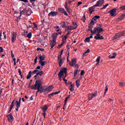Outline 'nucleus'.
Instances as JSON below:
<instances>
[{
    "mask_svg": "<svg viewBox=\"0 0 125 125\" xmlns=\"http://www.w3.org/2000/svg\"><path fill=\"white\" fill-rule=\"evenodd\" d=\"M116 57V55L109 57L110 59H114Z\"/></svg>",
    "mask_w": 125,
    "mask_h": 125,
    "instance_id": "5fc2aeb1",
    "label": "nucleus"
},
{
    "mask_svg": "<svg viewBox=\"0 0 125 125\" xmlns=\"http://www.w3.org/2000/svg\"><path fill=\"white\" fill-rule=\"evenodd\" d=\"M109 13H110L111 16L114 17V16H116V13H117V8L112 9L109 11Z\"/></svg>",
    "mask_w": 125,
    "mask_h": 125,
    "instance_id": "423d86ee",
    "label": "nucleus"
},
{
    "mask_svg": "<svg viewBox=\"0 0 125 125\" xmlns=\"http://www.w3.org/2000/svg\"><path fill=\"white\" fill-rule=\"evenodd\" d=\"M19 73L20 75L22 74V71H21V69H19Z\"/></svg>",
    "mask_w": 125,
    "mask_h": 125,
    "instance_id": "052dcab7",
    "label": "nucleus"
},
{
    "mask_svg": "<svg viewBox=\"0 0 125 125\" xmlns=\"http://www.w3.org/2000/svg\"><path fill=\"white\" fill-rule=\"evenodd\" d=\"M92 20L94 21H95L97 22V19L96 18H95L94 17L92 18Z\"/></svg>",
    "mask_w": 125,
    "mask_h": 125,
    "instance_id": "680f3d73",
    "label": "nucleus"
},
{
    "mask_svg": "<svg viewBox=\"0 0 125 125\" xmlns=\"http://www.w3.org/2000/svg\"><path fill=\"white\" fill-rule=\"evenodd\" d=\"M69 65L74 68H80V65L77 64V59L74 58L71 60V62L69 61Z\"/></svg>",
    "mask_w": 125,
    "mask_h": 125,
    "instance_id": "f03ea898",
    "label": "nucleus"
},
{
    "mask_svg": "<svg viewBox=\"0 0 125 125\" xmlns=\"http://www.w3.org/2000/svg\"><path fill=\"white\" fill-rule=\"evenodd\" d=\"M68 30H70V31H72V30H74V28H73V26H68L67 27Z\"/></svg>",
    "mask_w": 125,
    "mask_h": 125,
    "instance_id": "ea45409f",
    "label": "nucleus"
},
{
    "mask_svg": "<svg viewBox=\"0 0 125 125\" xmlns=\"http://www.w3.org/2000/svg\"><path fill=\"white\" fill-rule=\"evenodd\" d=\"M89 52H90V50L89 49H88L85 52L84 54H83V56H84V55H85V54H86V53H89Z\"/></svg>",
    "mask_w": 125,
    "mask_h": 125,
    "instance_id": "e433bc0d",
    "label": "nucleus"
},
{
    "mask_svg": "<svg viewBox=\"0 0 125 125\" xmlns=\"http://www.w3.org/2000/svg\"><path fill=\"white\" fill-rule=\"evenodd\" d=\"M97 96V92L92 93V94H89L88 96V99L89 100H91L92 98L94 97H96Z\"/></svg>",
    "mask_w": 125,
    "mask_h": 125,
    "instance_id": "0eeeda50",
    "label": "nucleus"
},
{
    "mask_svg": "<svg viewBox=\"0 0 125 125\" xmlns=\"http://www.w3.org/2000/svg\"><path fill=\"white\" fill-rule=\"evenodd\" d=\"M90 42V39H89V37H87L84 40L85 42Z\"/></svg>",
    "mask_w": 125,
    "mask_h": 125,
    "instance_id": "473e14b6",
    "label": "nucleus"
},
{
    "mask_svg": "<svg viewBox=\"0 0 125 125\" xmlns=\"http://www.w3.org/2000/svg\"><path fill=\"white\" fill-rule=\"evenodd\" d=\"M21 1H23V2H29L28 0H20Z\"/></svg>",
    "mask_w": 125,
    "mask_h": 125,
    "instance_id": "3c124183",
    "label": "nucleus"
},
{
    "mask_svg": "<svg viewBox=\"0 0 125 125\" xmlns=\"http://www.w3.org/2000/svg\"><path fill=\"white\" fill-rule=\"evenodd\" d=\"M81 75L83 76V75H84V70H81Z\"/></svg>",
    "mask_w": 125,
    "mask_h": 125,
    "instance_id": "de8ad7c7",
    "label": "nucleus"
},
{
    "mask_svg": "<svg viewBox=\"0 0 125 125\" xmlns=\"http://www.w3.org/2000/svg\"><path fill=\"white\" fill-rule=\"evenodd\" d=\"M58 35H61V32H59L58 33H55L53 34L52 36L53 41H56V39L57 38V36H58Z\"/></svg>",
    "mask_w": 125,
    "mask_h": 125,
    "instance_id": "f8f14e48",
    "label": "nucleus"
},
{
    "mask_svg": "<svg viewBox=\"0 0 125 125\" xmlns=\"http://www.w3.org/2000/svg\"><path fill=\"white\" fill-rule=\"evenodd\" d=\"M38 72H39V70L35 69L33 71H32V75H35V74H37Z\"/></svg>",
    "mask_w": 125,
    "mask_h": 125,
    "instance_id": "72a5a7b5",
    "label": "nucleus"
},
{
    "mask_svg": "<svg viewBox=\"0 0 125 125\" xmlns=\"http://www.w3.org/2000/svg\"><path fill=\"white\" fill-rule=\"evenodd\" d=\"M90 32H91V34L90 37H89V38L90 39H92V38H93V35H94V33H93V30H90Z\"/></svg>",
    "mask_w": 125,
    "mask_h": 125,
    "instance_id": "bb28decb",
    "label": "nucleus"
},
{
    "mask_svg": "<svg viewBox=\"0 0 125 125\" xmlns=\"http://www.w3.org/2000/svg\"><path fill=\"white\" fill-rule=\"evenodd\" d=\"M64 6H65L67 11H69V10H70V9L68 8V7H67V2L65 3Z\"/></svg>",
    "mask_w": 125,
    "mask_h": 125,
    "instance_id": "79ce46f5",
    "label": "nucleus"
},
{
    "mask_svg": "<svg viewBox=\"0 0 125 125\" xmlns=\"http://www.w3.org/2000/svg\"><path fill=\"white\" fill-rule=\"evenodd\" d=\"M81 82V80L80 79H78L76 81V86L77 87H80V85H81V84L80 83Z\"/></svg>",
    "mask_w": 125,
    "mask_h": 125,
    "instance_id": "5701e85b",
    "label": "nucleus"
},
{
    "mask_svg": "<svg viewBox=\"0 0 125 125\" xmlns=\"http://www.w3.org/2000/svg\"><path fill=\"white\" fill-rule=\"evenodd\" d=\"M120 8L122 10H125V5L122 6Z\"/></svg>",
    "mask_w": 125,
    "mask_h": 125,
    "instance_id": "c03bdc74",
    "label": "nucleus"
},
{
    "mask_svg": "<svg viewBox=\"0 0 125 125\" xmlns=\"http://www.w3.org/2000/svg\"><path fill=\"white\" fill-rule=\"evenodd\" d=\"M121 37V36H125V32L123 31L121 33H119Z\"/></svg>",
    "mask_w": 125,
    "mask_h": 125,
    "instance_id": "a18cd8bd",
    "label": "nucleus"
},
{
    "mask_svg": "<svg viewBox=\"0 0 125 125\" xmlns=\"http://www.w3.org/2000/svg\"><path fill=\"white\" fill-rule=\"evenodd\" d=\"M54 95H55V94L54 93H52L51 94H49L48 97H49V98H51V97L54 96Z\"/></svg>",
    "mask_w": 125,
    "mask_h": 125,
    "instance_id": "c9c22d12",
    "label": "nucleus"
},
{
    "mask_svg": "<svg viewBox=\"0 0 125 125\" xmlns=\"http://www.w3.org/2000/svg\"><path fill=\"white\" fill-rule=\"evenodd\" d=\"M81 4H83V2H78L77 6H79L81 5Z\"/></svg>",
    "mask_w": 125,
    "mask_h": 125,
    "instance_id": "13d9d810",
    "label": "nucleus"
},
{
    "mask_svg": "<svg viewBox=\"0 0 125 125\" xmlns=\"http://www.w3.org/2000/svg\"><path fill=\"white\" fill-rule=\"evenodd\" d=\"M50 46H51V49H52L54 47V46L55 44H56V41L55 40H53L50 43Z\"/></svg>",
    "mask_w": 125,
    "mask_h": 125,
    "instance_id": "a211bd4d",
    "label": "nucleus"
},
{
    "mask_svg": "<svg viewBox=\"0 0 125 125\" xmlns=\"http://www.w3.org/2000/svg\"><path fill=\"white\" fill-rule=\"evenodd\" d=\"M38 76L39 75L38 74V73H37V74L34 76V78L36 79V78H38Z\"/></svg>",
    "mask_w": 125,
    "mask_h": 125,
    "instance_id": "774afa93",
    "label": "nucleus"
},
{
    "mask_svg": "<svg viewBox=\"0 0 125 125\" xmlns=\"http://www.w3.org/2000/svg\"><path fill=\"white\" fill-rule=\"evenodd\" d=\"M125 14H123L121 16L120 18H119V20L122 21V20H123L125 18Z\"/></svg>",
    "mask_w": 125,
    "mask_h": 125,
    "instance_id": "cd10ccee",
    "label": "nucleus"
},
{
    "mask_svg": "<svg viewBox=\"0 0 125 125\" xmlns=\"http://www.w3.org/2000/svg\"><path fill=\"white\" fill-rule=\"evenodd\" d=\"M119 84L121 86H125V83L124 82H120Z\"/></svg>",
    "mask_w": 125,
    "mask_h": 125,
    "instance_id": "a19ab883",
    "label": "nucleus"
},
{
    "mask_svg": "<svg viewBox=\"0 0 125 125\" xmlns=\"http://www.w3.org/2000/svg\"><path fill=\"white\" fill-rule=\"evenodd\" d=\"M58 62H59L60 67H61V66H62V64H63V59H62V56H58Z\"/></svg>",
    "mask_w": 125,
    "mask_h": 125,
    "instance_id": "1a4fd4ad",
    "label": "nucleus"
},
{
    "mask_svg": "<svg viewBox=\"0 0 125 125\" xmlns=\"http://www.w3.org/2000/svg\"><path fill=\"white\" fill-rule=\"evenodd\" d=\"M94 17L96 18L97 19H99V18H100V16H95Z\"/></svg>",
    "mask_w": 125,
    "mask_h": 125,
    "instance_id": "4d7b16f0",
    "label": "nucleus"
},
{
    "mask_svg": "<svg viewBox=\"0 0 125 125\" xmlns=\"http://www.w3.org/2000/svg\"><path fill=\"white\" fill-rule=\"evenodd\" d=\"M45 63H46L45 62L39 61V64L42 66H44V65H45Z\"/></svg>",
    "mask_w": 125,
    "mask_h": 125,
    "instance_id": "a878e982",
    "label": "nucleus"
},
{
    "mask_svg": "<svg viewBox=\"0 0 125 125\" xmlns=\"http://www.w3.org/2000/svg\"><path fill=\"white\" fill-rule=\"evenodd\" d=\"M39 59H40L39 61H43L44 59H45V57H44V55L40 56L39 57Z\"/></svg>",
    "mask_w": 125,
    "mask_h": 125,
    "instance_id": "393cba45",
    "label": "nucleus"
},
{
    "mask_svg": "<svg viewBox=\"0 0 125 125\" xmlns=\"http://www.w3.org/2000/svg\"><path fill=\"white\" fill-rule=\"evenodd\" d=\"M72 27L73 28V30H75L76 28H78V25L76 23H73V26Z\"/></svg>",
    "mask_w": 125,
    "mask_h": 125,
    "instance_id": "2f4dec72",
    "label": "nucleus"
},
{
    "mask_svg": "<svg viewBox=\"0 0 125 125\" xmlns=\"http://www.w3.org/2000/svg\"><path fill=\"white\" fill-rule=\"evenodd\" d=\"M27 37L28 38V39H31V38H32V33L30 32L28 33L27 35Z\"/></svg>",
    "mask_w": 125,
    "mask_h": 125,
    "instance_id": "58836bf2",
    "label": "nucleus"
},
{
    "mask_svg": "<svg viewBox=\"0 0 125 125\" xmlns=\"http://www.w3.org/2000/svg\"><path fill=\"white\" fill-rule=\"evenodd\" d=\"M41 109L43 112H46L47 109H48V105H45L43 106H42Z\"/></svg>",
    "mask_w": 125,
    "mask_h": 125,
    "instance_id": "6ab92c4d",
    "label": "nucleus"
},
{
    "mask_svg": "<svg viewBox=\"0 0 125 125\" xmlns=\"http://www.w3.org/2000/svg\"><path fill=\"white\" fill-rule=\"evenodd\" d=\"M37 74L40 75V76H42L43 75V71H41L39 72H37Z\"/></svg>",
    "mask_w": 125,
    "mask_h": 125,
    "instance_id": "f704fd0d",
    "label": "nucleus"
},
{
    "mask_svg": "<svg viewBox=\"0 0 125 125\" xmlns=\"http://www.w3.org/2000/svg\"><path fill=\"white\" fill-rule=\"evenodd\" d=\"M16 38H17V33H16V32H13L12 34V42H14L16 41Z\"/></svg>",
    "mask_w": 125,
    "mask_h": 125,
    "instance_id": "9d476101",
    "label": "nucleus"
},
{
    "mask_svg": "<svg viewBox=\"0 0 125 125\" xmlns=\"http://www.w3.org/2000/svg\"><path fill=\"white\" fill-rule=\"evenodd\" d=\"M79 73H80V70L78 69L75 70L74 71V76L76 77V76H77V75H78Z\"/></svg>",
    "mask_w": 125,
    "mask_h": 125,
    "instance_id": "7c9ffc66",
    "label": "nucleus"
},
{
    "mask_svg": "<svg viewBox=\"0 0 125 125\" xmlns=\"http://www.w3.org/2000/svg\"><path fill=\"white\" fill-rule=\"evenodd\" d=\"M26 10H23L22 11H20V17H21V16H22V14H24V13H25V11Z\"/></svg>",
    "mask_w": 125,
    "mask_h": 125,
    "instance_id": "4c0bfd02",
    "label": "nucleus"
},
{
    "mask_svg": "<svg viewBox=\"0 0 125 125\" xmlns=\"http://www.w3.org/2000/svg\"><path fill=\"white\" fill-rule=\"evenodd\" d=\"M0 52H3V49L2 48V47H0Z\"/></svg>",
    "mask_w": 125,
    "mask_h": 125,
    "instance_id": "8fccbe9b",
    "label": "nucleus"
},
{
    "mask_svg": "<svg viewBox=\"0 0 125 125\" xmlns=\"http://www.w3.org/2000/svg\"><path fill=\"white\" fill-rule=\"evenodd\" d=\"M54 87L52 85H50L49 87L46 88L45 89H44L43 92H45V91H48V92H49V91H51L52 89H53Z\"/></svg>",
    "mask_w": 125,
    "mask_h": 125,
    "instance_id": "ddd939ff",
    "label": "nucleus"
},
{
    "mask_svg": "<svg viewBox=\"0 0 125 125\" xmlns=\"http://www.w3.org/2000/svg\"><path fill=\"white\" fill-rule=\"evenodd\" d=\"M67 38H68V37L67 36H64V37L62 39L63 41H66V40H67Z\"/></svg>",
    "mask_w": 125,
    "mask_h": 125,
    "instance_id": "bf43d9fd",
    "label": "nucleus"
},
{
    "mask_svg": "<svg viewBox=\"0 0 125 125\" xmlns=\"http://www.w3.org/2000/svg\"><path fill=\"white\" fill-rule=\"evenodd\" d=\"M36 69L37 70H40V69H41V66H38L37 67H36Z\"/></svg>",
    "mask_w": 125,
    "mask_h": 125,
    "instance_id": "0e129e2a",
    "label": "nucleus"
},
{
    "mask_svg": "<svg viewBox=\"0 0 125 125\" xmlns=\"http://www.w3.org/2000/svg\"><path fill=\"white\" fill-rule=\"evenodd\" d=\"M70 91H74V90H75V89H74V88H73V87H71V88H70Z\"/></svg>",
    "mask_w": 125,
    "mask_h": 125,
    "instance_id": "e2e57ef3",
    "label": "nucleus"
},
{
    "mask_svg": "<svg viewBox=\"0 0 125 125\" xmlns=\"http://www.w3.org/2000/svg\"><path fill=\"white\" fill-rule=\"evenodd\" d=\"M42 115L44 118H45V116H46V112H43V113H42Z\"/></svg>",
    "mask_w": 125,
    "mask_h": 125,
    "instance_id": "49530a36",
    "label": "nucleus"
},
{
    "mask_svg": "<svg viewBox=\"0 0 125 125\" xmlns=\"http://www.w3.org/2000/svg\"><path fill=\"white\" fill-rule=\"evenodd\" d=\"M94 39L95 40H104V37L101 36V33H100V34H97L96 36L94 37Z\"/></svg>",
    "mask_w": 125,
    "mask_h": 125,
    "instance_id": "6e6552de",
    "label": "nucleus"
},
{
    "mask_svg": "<svg viewBox=\"0 0 125 125\" xmlns=\"http://www.w3.org/2000/svg\"><path fill=\"white\" fill-rule=\"evenodd\" d=\"M16 110L17 111H18L19 110V108H20V105L21 104V98H20L19 101H16Z\"/></svg>",
    "mask_w": 125,
    "mask_h": 125,
    "instance_id": "39448f33",
    "label": "nucleus"
},
{
    "mask_svg": "<svg viewBox=\"0 0 125 125\" xmlns=\"http://www.w3.org/2000/svg\"><path fill=\"white\" fill-rule=\"evenodd\" d=\"M109 5V4H106L104 6H103V7L102 8V9H105L107 6Z\"/></svg>",
    "mask_w": 125,
    "mask_h": 125,
    "instance_id": "37998d69",
    "label": "nucleus"
},
{
    "mask_svg": "<svg viewBox=\"0 0 125 125\" xmlns=\"http://www.w3.org/2000/svg\"><path fill=\"white\" fill-rule=\"evenodd\" d=\"M58 10L60 11V12L64 13V15H66V16H68V13H67V12H66V11H65V9L64 8H59L58 9Z\"/></svg>",
    "mask_w": 125,
    "mask_h": 125,
    "instance_id": "dca6fc26",
    "label": "nucleus"
},
{
    "mask_svg": "<svg viewBox=\"0 0 125 125\" xmlns=\"http://www.w3.org/2000/svg\"><path fill=\"white\" fill-rule=\"evenodd\" d=\"M7 118L9 122L13 121V116H12V114H9V115H7Z\"/></svg>",
    "mask_w": 125,
    "mask_h": 125,
    "instance_id": "f3484780",
    "label": "nucleus"
},
{
    "mask_svg": "<svg viewBox=\"0 0 125 125\" xmlns=\"http://www.w3.org/2000/svg\"><path fill=\"white\" fill-rule=\"evenodd\" d=\"M33 24L34 25V28H37L38 26L36 24V23H35V22H33Z\"/></svg>",
    "mask_w": 125,
    "mask_h": 125,
    "instance_id": "69168bd1",
    "label": "nucleus"
},
{
    "mask_svg": "<svg viewBox=\"0 0 125 125\" xmlns=\"http://www.w3.org/2000/svg\"><path fill=\"white\" fill-rule=\"evenodd\" d=\"M42 81L38 80L36 81L35 84L31 86V89H38V92L42 93L44 91V88H42Z\"/></svg>",
    "mask_w": 125,
    "mask_h": 125,
    "instance_id": "f257e3e1",
    "label": "nucleus"
},
{
    "mask_svg": "<svg viewBox=\"0 0 125 125\" xmlns=\"http://www.w3.org/2000/svg\"><path fill=\"white\" fill-rule=\"evenodd\" d=\"M56 15H58V12L55 11H51L48 14V16H56Z\"/></svg>",
    "mask_w": 125,
    "mask_h": 125,
    "instance_id": "4468645a",
    "label": "nucleus"
},
{
    "mask_svg": "<svg viewBox=\"0 0 125 125\" xmlns=\"http://www.w3.org/2000/svg\"><path fill=\"white\" fill-rule=\"evenodd\" d=\"M103 29L100 27L97 26L95 27L93 30L94 34H101L103 32Z\"/></svg>",
    "mask_w": 125,
    "mask_h": 125,
    "instance_id": "7ed1b4c3",
    "label": "nucleus"
},
{
    "mask_svg": "<svg viewBox=\"0 0 125 125\" xmlns=\"http://www.w3.org/2000/svg\"><path fill=\"white\" fill-rule=\"evenodd\" d=\"M101 59V57L100 56H99L96 60V62H97V63H96V66H97V65H98L100 63V59Z\"/></svg>",
    "mask_w": 125,
    "mask_h": 125,
    "instance_id": "4be33fe9",
    "label": "nucleus"
},
{
    "mask_svg": "<svg viewBox=\"0 0 125 125\" xmlns=\"http://www.w3.org/2000/svg\"><path fill=\"white\" fill-rule=\"evenodd\" d=\"M96 23V21H94L92 19L91 22H90V25L92 26L93 25H94V24Z\"/></svg>",
    "mask_w": 125,
    "mask_h": 125,
    "instance_id": "c756f323",
    "label": "nucleus"
},
{
    "mask_svg": "<svg viewBox=\"0 0 125 125\" xmlns=\"http://www.w3.org/2000/svg\"><path fill=\"white\" fill-rule=\"evenodd\" d=\"M104 3V0H99L97 1L96 4L94 6H99V5H102Z\"/></svg>",
    "mask_w": 125,
    "mask_h": 125,
    "instance_id": "9b49d317",
    "label": "nucleus"
},
{
    "mask_svg": "<svg viewBox=\"0 0 125 125\" xmlns=\"http://www.w3.org/2000/svg\"><path fill=\"white\" fill-rule=\"evenodd\" d=\"M82 20L83 21H85V20H86V19H85V16L84 15V16L83 17Z\"/></svg>",
    "mask_w": 125,
    "mask_h": 125,
    "instance_id": "864d4df0",
    "label": "nucleus"
},
{
    "mask_svg": "<svg viewBox=\"0 0 125 125\" xmlns=\"http://www.w3.org/2000/svg\"><path fill=\"white\" fill-rule=\"evenodd\" d=\"M38 61V57H36L35 58V59L34 60V63L35 64H36V63H37V61Z\"/></svg>",
    "mask_w": 125,
    "mask_h": 125,
    "instance_id": "603ef678",
    "label": "nucleus"
},
{
    "mask_svg": "<svg viewBox=\"0 0 125 125\" xmlns=\"http://www.w3.org/2000/svg\"><path fill=\"white\" fill-rule=\"evenodd\" d=\"M55 94H58V93H60V91L54 92Z\"/></svg>",
    "mask_w": 125,
    "mask_h": 125,
    "instance_id": "338daca9",
    "label": "nucleus"
},
{
    "mask_svg": "<svg viewBox=\"0 0 125 125\" xmlns=\"http://www.w3.org/2000/svg\"><path fill=\"white\" fill-rule=\"evenodd\" d=\"M95 7H96V6H94H94H91L89 8V12L90 14H92V12H93L94 11H95Z\"/></svg>",
    "mask_w": 125,
    "mask_h": 125,
    "instance_id": "2eb2a0df",
    "label": "nucleus"
},
{
    "mask_svg": "<svg viewBox=\"0 0 125 125\" xmlns=\"http://www.w3.org/2000/svg\"><path fill=\"white\" fill-rule=\"evenodd\" d=\"M63 51H64V50H62V51H61V54L59 55V56H62V54H63Z\"/></svg>",
    "mask_w": 125,
    "mask_h": 125,
    "instance_id": "6e6d98bb",
    "label": "nucleus"
},
{
    "mask_svg": "<svg viewBox=\"0 0 125 125\" xmlns=\"http://www.w3.org/2000/svg\"><path fill=\"white\" fill-rule=\"evenodd\" d=\"M14 103H15V100H13L11 104V106L10 107V109L9 110V113L11 112V110H12V108L14 106Z\"/></svg>",
    "mask_w": 125,
    "mask_h": 125,
    "instance_id": "aec40b11",
    "label": "nucleus"
},
{
    "mask_svg": "<svg viewBox=\"0 0 125 125\" xmlns=\"http://www.w3.org/2000/svg\"><path fill=\"white\" fill-rule=\"evenodd\" d=\"M61 25H62L61 27H62V28H65V27H66V22H65V21L62 22Z\"/></svg>",
    "mask_w": 125,
    "mask_h": 125,
    "instance_id": "c85d7f7f",
    "label": "nucleus"
},
{
    "mask_svg": "<svg viewBox=\"0 0 125 125\" xmlns=\"http://www.w3.org/2000/svg\"><path fill=\"white\" fill-rule=\"evenodd\" d=\"M32 75H33L32 71H29L27 75V76L26 77V79L27 80H29V79L32 77Z\"/></svg>",
    "mask_w": 125,
    "mask_h": 125,
    "instance_id": "412c9836",
    "label": "nucleus"
},
{
    "mask_svg": "<svg viewBox=\"0 0 125 125\" xmlns=\"http://www.w3.org/2000/svg\"><path fill=\"white\" fill-rule=\"evenodd\" d=\"M120 38H121V34H120V33H118L114 37V40H117V39H120Z\"/></svg>",
    "mask_w": 125,
    "mask_h": 125,
    "instance_id": "b1692460",
    "label": "nucleus"
},
{
    "mask_svg": "<svg viewBox=\"0 0 125 125\" xmlns=\"http://www.w3.org/2000/svg\"><path fill=\"white\" fill-rule=\"evenodd\" d=\"M69 97H67L65 98V100H64L65 104H66V103L68 101V98H69Z\"/></svg>",
    "mask_w": 125,
    "mask_h": 125,
    "instance_id": "09e8293b",
    "label": "nucleus"
},
{
    "mask_svg": "<svg viewBox=\"0 0 125 125\" xmlns=\"http://www.w3.org/2000/svg\"><path fill=\"white\" fill-rule=\"evenodd\" d=\"M67 70L66 68H63L59 73V75H58L59 77H60V78H62V76L64 75V74H65V75H67Z\"/></svg>",
    "mask_w": 125,
    "mask_h": 125,
    "instance_id": "20e7f679",
    "label": "nucleus"
}]
</instances>
